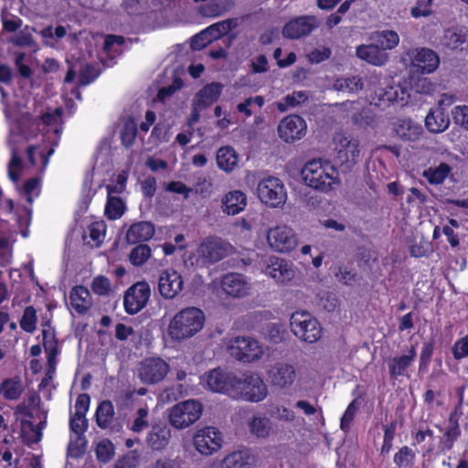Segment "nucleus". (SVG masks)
<instances>
[{"label": "nucleus", "mask_w": 468, "mask_h": 468, "mask_svg": "<svg viewBox=\"0 0 468 468\" xmlns=\"http://www.w3.org/2000/svg\"><path fill=\"white\" fill-rule=\"evenodd\" d=\"M301 174L308 186L322 192H328L338 184L335 168L329 162L321 159L307 162Z\"/></svg>", "instance_id": "obj_1"}, {"label": "nucleus", "mask_w": 468, "mask_h": 468, "mask_svg": "<svg viewBox=\"0 0 468 468\" xmlns=\"http://www.w3.org/2000/svg\"><path fill=\"white\" fill-rule=\"evenodd\" d=\"M203 312L196 307H188L180 311L171 320L168 332L176 340L193 336L200 331L204 324Z\"/></svg>", "instance_id": "obj_2"}, {"label": "nucleus", "mask_w": 468, "mask_h": 468, "mask_svg": "<svg viewBox=\"0 0 468 468\" xmlns=\"http://www.w3.org/2000/svg\"><path fill=\"white\" fill-rule=\"evenodd\" d=\"M290 326L292 334L305 343H315L323 335L318 320L305 311L294 312L290 318Z\"/></svg>", "instance_id": "obj_3"}, {"label": "nucleus", "mask_w": 468, "mask_h": 468, "mask_svg": "<svg viewBox=\"0 0 468 468\" xmlns=\"http://www.w3.org/2000/svg\"><path fill=\"white\" fill-rule=\"evenodd\" d=\"M202 405L195 399L177 403L169 410V423L176 429L182 430L196 422L201 416Z\"/></svg>", "instance_id": "obj_4"}, {"label": "nucleus", "mask_w": 468, "mask_h": 468, "mask_svg": "<svg viewBox=\"0 0 468 468\" xmlns=\"http://www.w3.org/2000/svg\"><path fill=\"white\" fill-rule=\"evenodd\" d=\"M230 355L239 361L251 363L263 356V347L260 342L250 336H238L230 341Z\"/></svg>", "instance_id": "obj_5"}, {"label": "nucleus", "mask_w": 468, "mask_h": 468, "mask_svg": "<svg viewBox=\"0 0 468 468\" xmlns=\"http://www.w3.org/2000/svg\"><path fill=\"white\" fill-rule=\"evenodd\" d=\"M236 397L239 396L241 399L251 401L259 402L263 400L267 394V386L258 374H246L243 379L236 380L235 386Z\"/></svg>", "instance_id": "obj_6"}, {"label": "nucleus", "mask_w": 468, "mask_h": 468, "mask_svg": "<svg viewBox=\"0 0 468 468\" xmlns=\"http://www.w3.org/2000/svg\"><path fill=\"white\" fill-rule=\"evenodd\" d=\"M335 158L341 164L350 168L359 160L360 144L357 139H355L346 133H338L333 139Z\"/></svg>", "instance_id": "obj_7"}, {"label": "nucleus", "mask_w": 468, "mask_h": 468, "mask_svg": "<svg viewBox=\"0 0 468 468\" xmlns=\"http://www.w3.org/2000/svg\"><path fill=\"white\" fill-rule=\"evenodd\" d=\"M234 252V247L220 238H207L198 247L197 253L205 264H214Z\"/></svg>", "instance_id": "obj_8"}, {"label": "nucleus", "mask_w": 468, "mask_h": 468, "mask_svg": "<svg viewBox=\"0 0 468 468\" xmlns=\"http://www.w3.org/2000/svg\"><path fill=\"white\" fill-rule=\"evenodd\" d=\"M257 193L261 201L271 207L282 206L287 199L284 186L276 177L270 176L261 180L258 184Z\"/></svg>", "instance_id": "obj_9"}, {"label": "nucleus", "mask_w": 468, "mask_h": 468, "mask_svg": "<svg viewBox=\"0 0 468 468\" xmlns=\"http://www.w3.org/2000/svg\"><path fill=\"white\" fill-rule=\"evenodd\" d=\"M169 365L160 357L144 359L137 367V374L144 384L154 385L161 382L167 375Z\"/></svg>", "instance_id": "obj_10"}, {"label": "nucleus", "mask_w": 468, "mask_h": 468, "mask_svg": "<svg viewBox=\"0 0 468 468\" xmlns=\"http://www.w3.org/2000/svg\"><path fill=\"white\" fill-rule=\"evenodd\" d=\"M267 241L273 250L282 253L290 252L298 245L295 232L285 225L270 229L267 233Z\"/></svg>", "instance_id": "obj_11"}, {"label": "nucleus", "mask_w": 468, "mask_h": 468, "mask_svg": "<svg viewBox=\"0 0 468 468\" xmlns=\"http://www.w3.org/2000/svg\"><path fill=\"white\" fill-rule=\"evenodd\" d=\"M151 289L147 282H139L131 286L123 297L125 311L134 314L141 311L148 303Z\"/></svg>", "instance_id": "obj_12"}, {"label": "nucleus", "mask_w": 468, "mask_h": 468, "mask_svg": "<svg viewBox=\"0 0 468 468\" xmlns=\"http://www.w3.org/2000/svg\"><path fill=\"white\" fill-rule=\"evenodd\" d=\"M407 55L410 59L411 66L421 73H431L440 64L437 53L427 48H412L408 51Z\"/></svg>", "instance_id": "obj_13"}, {"label": "nucleus", "mask_w": 468, "mask_h": 468, "mask_svg": "<svg viewBox=\"0 0 468 468\" xmlns=\"http://www.w3.org/2000/svg\"><path fill=\"white\" fill-rule=\"evenodd\" d=\"M183 288L184 280L178 271L173 269L161 271L158 278V292L163 298L175 299L183 291Z\"/></svg>", "instance_id": "obj_14"}, {"label": "nucleus", "mask_w": 468, "mask_h": 468, "mask_svg": "<svg viewBox=\"0 0 468 468\" xmlns=\"http://www.w3.org/2000/svg\"><path fill=\"white\" fill-rule=\"evenodd\" d=\"M305 121L299 115H289L283 118L279 126L280 137L286 143L302 139L306 133Z\"/></svg>", "instance_id": "obj_15"}, {"label": "nucleus", "mask_w": 468, "mask_h": 468, "mask_svg": "<svg viewBox=\"0 0 468 468\" xmlns=\"http://www.w3.org/2000/svg\"><path fill=\"white\" fill-rule=\"evenodd\" d=\"M319 25L320 21L314 16H299L284 26L282 35L291 39L300 38L309 35Z\"/></svg>", "instance_id": "obj_16"}, {"label": "nucleus", "mask_w": 468, "mask_h": 468, "mask_svg": "<svg viewBox=\"0 0 468 468\" xmlns=\"http://www.w3.org/2000/svg\"><path fill=\"white\" fill-rule=\"evenodd\" d=\"M237 378L220 369H213L207 376V385L214 392L228 393L236 397L235 386Z\"/></svg>", "instance_id": "obj_17"}, {"label": "nucleus", "mask_w": 468, "mask_h": 468, "mask_svg": "<svg viewBox=\"0 0 468 468\" xmlns=\"http://www.w3.org/2000/svg\"><path fill=\"white\" fill-rule=\"evenodd\" d=\"M220 433L212 427L198 431L194 436L196 449L204 455H210L221 446Z\"/></svg>", "instance_id": "obj_18"}, {"label": "nucleus", "mask_w": 468, "mask_h": 468, "mask_svg": "<svg viewBox=\"0 0 468 468\" xmlns=\"http://www.w3.org/2000/svg\"><path fill=\"white\" fill-rule=\"evenodd\" d=\"M221 287L228 295L237 298L249 295L251 289L246 277L239 273L226 274L222 279Z\"/></svg>", "instance_id": "obj_19"}, {"label": "nucleus", "mask_w": 468, "mask_h": 468, "mask_svg": "<svg viewBox=\"0 0 468 468\" xmlns=\"http://www.w3.org/2000/svg\"><path fill=\"white\" fill-rule=\"evenodd\" d=\"M272 385L284 388L290 387L295 380L294 367L287 363H276L269 372Z\"/></svg>", "instance_id": "obj_20"}, {"label": "nucleus", "mask_w": 468, "mask_h": 468, "mask_svg": "<svg viewBox=\"0 0 468 468\" xmlns=\"http://www.w3.org/2000/svg\"><path fill=\"white\" fill-rule=\"evenodd\" d=\"M441 44L452 50L468 48V27H453L444 30Z\"/></svg>", "instance_id": "obj_21"}, {"label": "nucleus", "mask_w": 468, "mask_h": 468, "mask_svg": "<svg viewBox=\"0 0 468 468\" xmlns=\"http://www.w3.org/2000/svg\"><path fill=\"white\" fill-rule=\"evenodd\" d=\"M356 54L360 59L375 66H382L388 59V53L376 44L360 45L356 48Z\"/></svg>", "instance_id": "obj_22"}, {"label": "nucleus", "mask_w": 468, "mask_h": 468, "mask_svg": "<svg viewBox=\"0 0 468 468\" xmlns=\"http://www.w3.org/2000/svg\"><path fill=\"white\" fill-rule=\"evenodd\" d=\"M416 347L411 346L406 355L394 356L388 363V370L391 378H397L406 376L407 370L416 358Z\"/></svg>", "instance_id": "obj_23"}, {"label": "nucleus", "mask_w": 468, "mask_h": 468, "mask_svg": "<svg viewBox=\"0 0 468 468\" xmlns=\"http://www.w3.org/2000/svg\"><path fill=\"white\" fill-rule=\"evenodd\" d=\"M223 86L219 82H212L203 87L193 99V102L199 108L206 109L219 98Z\"/></svg>", "instance_id": "obj_24"}, {"label": "nucleus", "mask_w": 468, "mask_h": 468, "mask_svg": "<svg viewBox=\"0 0 468 468\" xmlns=\"http://www.w3.org/2000/svg\"><path fill=\"white\" fill-rule=\"evenodd\" d=\"M154 234V227L148 221H140L133 223L126 233V240L130 244L150 239Z\"/></svg>", "instance_id": "obj_25"}, {"label": "nucleus", "mask_w": 468, "mask_h": 468, "mask_svg": "<svg viewBox=\"0 0 468 468\" xmlns=\"http://www.w3.org/2000/svg\"><path fill=\"white\" fill-rule=\"evenodd\" d=\"M170 437V429L165 424H155L148 432L146 441L153 450L160 451L169 443Z\"/></svg>", "instance_id": "obj_26"}, {"label": "nucleus", "mask_w": 468, "mask_h": 468, "mask_svg": "<svg viewBox=\"0 0 468 468\" xmlns=\"http://www.w3.org/2000/svg\"><path fill=\"white\" fill-rule=\"evenodd\" d=\"M448 421L449 425L441 439V448L442 451H451L454 442L461 435L457 409L451 412Z\"/></svg>", "instance_id": "obj_27"}, {"label": "nucleus", "mask_w": 468, "mask_h": 468, "mask_svg": "<svg viewBox=\"0 0 468 468\" xmlns=\"http://www.w3.org/2000/svg\"><path fill=\"white\" fill-rule=\"evenodd\" d=\"M250 433L257 438L265 439L270 436L272 431V423L264 415H253L247 421Z\"/></svg>", "instance_id": "obj_28"}, {"label": "nucleus", "mask_w": 468, "mask_h": 468, "mask_svg": "<svg viewBox=\"0 0 468 468\" xmlns=\"http://www.w3.org/2000/svg\"><path fill=\"white\" fill-rule=\"evenodd\" d=\"M72 308L79 314L86 313L91 306L90 291L84 286H76L69 295Z\"/></svg>", "instance_id": "obj_29"}, {"label": "nucleus", "mask_w": 468, "mask_h": 468, "mask_svg": "<svg viewBox=\"0 0 468 468\" xmlns=\"http://www.w3.org/2000/svg\"><path fill=\"white\" fill-rule=\"evenodd\" d=\"M394 131L405 141H415L421 134L422 128L410 120H399L394 123Z\"/></svg>", "instance_id": "obj_30"}, {"label": "nucleus", "mask_w": 468, "mask_h": 468, "mask_svg": "<svg viewBox=\"0 0 468 468\" xmlns=\"http://www.w3.org/2000/svg\"><path fill=\"white\" fill-rule=\"evenodd\" d=\"M266 274L278 282H286L292 279L293 271L288 267L283 260L276 259L266 268Z\"/></svg>", "instance_id": "obj_31"}, {"label": "nucleus", "mask_w": 468, "mask_h": 468, "mask_svg": "<svg viewBox=\"0 0 468 468\" xmlns=\"http://www.w3.org/2000/svg\"><path fill=\"white\" fill-rule=\"evenodd\" d=\"M217 165L225 171L231 172L238 165L239 157L236 151L230 146L220 147L217 152Z\"/></svg>", "instance_id": "obj_32"}, {"label": "nucleus", "mask_w": 468, "mask_h": 468, "mask_svg": "<svg viewBox=\"0 0 468 468\" xmlns=\"http://www.w3.org/2000/svg\"><path fill=\"white\" fill-rule=\"evenodd\" d=\"M450 123L449 117L441 109L431 110L425 118V125L431 133L445 131Z\"/></svg>", "instance_id": "obj_33"}, {"label": "nucleus", "mask_w": 468, "mask_h": 468, "mask_svg": "<svg viewBox=\"0 0 468 468\" xmlns=\"http://www.w3.org/2000/svg\"><path fill=\"white\" fill-rule=\"evenodd\" d=\"M246 196L240 191H232L226 195L223 200L224 212L236 215L246 207Z\"/></svg>", "instance_id": "obj_34"}, {"label": "nucleus", "mask_w": 468, "mask_h": 468, "mask_svg": "<svg viewBox=\"0 0 468 468\" xmlns=\"http://www.w3.org/2000/svg\"><path fill=\"white\" fill-rule=\"evenodd\" d=\"M23 392L19 378L5 379L0 385V394L8 400L17 399Z\"/></svg>", "instance_id": "obj_35"}, {"label": "nucleus", "mask_w": 468, "mask_h": 468, "mask_svg": "<svg viewBox=\"0 0 468 468\" xmlns=\"http://www.w3.org/2000/svg\"><path fill=\"white\" fill-rule=\"evenodd\" d=\"M249 460L247 451L234 452L222 460L221 468H250Z\"/></svg>", "instance_id": "obj_36"}, {"label": "nucleus", "mask_w": 468, "mask_h": 468, "mask_svg": "<svg viewBox=\"0 0 468 468\" xmlns=\"http://www.w3.org/2000/svg\"><path fill=\"white\" fill-rule=\"evenodd\" d=\"M105 235V226L102 222H93L88 227L83 235L84 241L91 247H99Z\"/></svg>", "instance_id": "obj_37"}, {"label": "nucleus", "mask_w": 468, "mask_h": 468, "mask_svg": "<svg viewBox=\"0 0 468 468\" xmlns=\"http://www.w3.org/2000/svg\"><path fill=\"white\" fill-rule=\"evenodd\" d=\"M237 26L238 20L235 18H230L215 23L210 27H207L205 30L207 31V33L213 41L226 35L227 33L234 29Z\"/></svg>", "instance_id": "obj_38"}, {"label": "nucleus", "mask_w": 468, "mask_h": 468, "mask_svg": "<svg viewBox=\"0 0 468 468\" xmlns=\"http://www.w3.org/2000/svg\"><path fill=\"white\" fill-rule=\"evenodd\" d=\"M114 415L113 405L110 400H103L96 411V422L101 429H106L112 421Z\"/></svg>", "instance_id": "obj_39"}, {"label": "nucleus", "mask_w": 468, "mask_h": 468, "mask_svg": "<svg viewBox=\"0 0 468 468\" xmlns=\"http://www.w3.org/2000/svg\"><path fill=\"white\" fill-rule=\"evenodd\" d=\"M452 168L446 163H441L438 166L425 170L423 176L433 185L441 184L451 173Z\"/></svg>", "instance_id": "obj_40"}, {"label": "nucleus", "mask_w": 468, "mask_h": 468, "mask_svg": "<svg viewBox=\"0 0 468 468\" xmlns=\"http://www.w3.org/2000/svg\"><path fill=\"white\" fill-rule=\"evenodd\" d=\"M334 89L337 91L355 93L363 89V82L360 78L356 76L339 78L335 80Z\"/></svg>", "instance_id": "obj_41"}, {"label": "nucleus", "mask_w": 468, "mask_h": 468, "mask_svg": "<svg viewBox=\"0 0 468 468\" xmlns=\"http://www.w3.org/2000/svg\"><path fill=\"white\" fill-rule=\"evenodd\" d=\"M125 204L122 198L110 196L105 206V215L109 219L120 218L125 211Z\"/></svg>", "instance_id": "obj_42"}, {"label": "nucleus", "mask_w": 468, "mask_h": 468, "mask_svg": "<svg viewBox=\"0 0 468 468\" xmlns=\"http://www.w3.org/2000/svg\"><path fill=\"white\" fill-rule=\"evenodd\" d=\"M21 436L27 444L37 443L42 432L29 420H21Z\"/></svg>", "instance_id": "obj_43"}, {"label": "nucleus", "mask_w": 468, "mask_h": 468, "mask_svg": "<svg viewBox=\"0 0 468 468\" xmlns=\"http://www.w3.org/2000/svg\"><path fill=\"white\" fill-rule=\"evenodd\" d=\"M95 453L99 462L107 463L114 457L115 449L109 439H102L96 443Z\"/></svg>", "instance_id": "obj_44"}, {"label": "nucleus", "mask_w": 468, "mask_h": 468, "mask_svg": "<svg viewBox=\"0 0 468 468\" xmlns=\"http://www.w3.org/2000/svg\"><path fill=\"white\" fill-rule=\"evenodd\" d=\"M151 256V249L146 244H141L133 248L130 253L129 259L133 265H143Z\"/></svg>", "instance_id": "obj_45"}, {"label": "nucleus", "mask_w": 468, "mask_h": 468, "mask_svg": "<svg viewBox=\"0 0 468 468\" xmlns=\"http://www.w3.org/2000/svg\"><path fill=\"white\" fill-rule=\"evenodd\" d=\"M37 321L36 309L33 306H27L24 310V314L20 320V327L27 333H33L36 330Z\"/></svg>", "instance_id": "obj_46"}, {"label": "nucleus", "mask_w": 468, "mask_h": 468, "mask_svg": "<svg viewBox=\"0 0 468 468\" xmlns=\"http://www.w3.org/2000/svg\"><path fill=\"white\" fill-rule=\"evenodd\" d=\"M308 96L305 91H293L292 94H288L284 97V103L279 102L278 109L281 112H285L288 107H294L307 100Z\"/></svg>", "instance_id": "obj_47"}, {"label": "nucleus", "mask_w": 468, "mask_h": 468, "mask_svg": "<svg viewBox=\"0 0 468 468\" xmlns=\"http://www.w3.org/2000/svg\"><path fill=\"white\" fill-rule=\"evenodd\" d=\"M87 448V440L84 434H76V439L71 441L68 446V454L73 458L82 456Z\"/></svg>", "instance_id": "obj_48"}, {"label": "nucleus", "mask_w": 468, "mask_h": 468, "mask_svg": "<svg viewBox=\"0 0 468 468\" xmlns=\"http://www.w3.org/2000/svg\"><path fill=\"white\" fill-rule=\"evenodd\" d=\"M378 36L382 39L378 40L382 46L381 48L386 51L387 49H393L399 45V37L396 31L393 30H383L380 33H378Z\"/></svg>", "instance_id": "obj_49"}, {"label": "nucleus", "mask_w": 468, "mask_h": 468, "mask_svg": "<svg viewBox=\"0 0 468 468\" xmlns=\"http://www.w3.org/2000/svg\"><path fill=\"white\" fill-rule=\"evenodd\" d=\"M28 28L27 26L24 30H21L16 37L10 38V42L17 47H29L33 48L34 50L38 49V46L34 40L33 36L27 32L26 30Z\"/></svg>", "instance_id": "obj_50"}, {"label": "nucleus", "mask_w": 468, "mask_h": 468, "mask_svg": "<svg viewBox=\"0 0 468 468\" xmlns=\"http://www.w3.org/2000/svg\"><path fill=\"white\" fill-rule=\"evenodd\" d=\"M137 133L136 123L133 121H127L121 130V139L125 146L133 144Z\"/></svg>", "instance_id": "obj_51"}, {"label": "nucleus", "mask_w": 468, "mask_h": 468, "mask_svg": "<svg viewBox=\"0 0 468 468\" xmlns=\"http://www.w3.org/2000/svg\"><path fill=\"white\" fill-rule=\"evenodd\" d=\"M415 458V452L409 448L404 446L394 456V463L399 467L410 466Z\"/></svg>", "instance_id": "obj_52"}, {"label": "nucleus", "mask_w": 468, "mask_h": 468, "mask_svg": "<svg viewBox=\"0 0 468 468\" xmlns=\"http://www.w3.org/2000/svg\"><path fill=\"white\" fill-rule=\"evenodd\" d=\"M91 290L98 295H108L111 292V282L105 276H97L91 282Z\"/></svg>", "instance_id": "obj_53"}, {"label": "nucleus", "mask_w": 468, "mask_h": 468, "mask_svg": "<svg viewBox=\"0 0 468 468\" xmlns=\"http://www.w3.org/2000/svg\"><path fill=\"white\" fill-rule=\"evenodd\" d=\"M148 410L146 408H140L136 411V416L133 420L131 430L133 432H141L149 426L148 422Z\"/></svg>", "instance_id": "obj_54"}, {"label": "nucleus", "mask_w": 468, "mask_h": 468, "mask_svg": "<svg viewBox=\"0 0 468 468\" xmlns=\"http://www.w3.org/2000/svg\"><path fill=\"white\" fill-rule=\"evenodd\" d=\"M69 426L75 434H84L88 428V420L85 415L74 413L70 417Z\"/></svg>", "instance_id": "obj_55"}, {"label": "nucleus", "mask_w": 468, "mask_h": 468, "mask_svg": "<svg viewBox=\"0 0 468 468\" xmlns=\"http://www.w3.org/2000/svg\"><path fill=\"white\" fill-rule=\"evenodd\" d=\"M452 352L456 360L468 356V335L454 343Z\"/></svg>", "instance_id": "obj_56"}, {"label": "nucleus", "mask_w": 468, "mask_h": 468, "mask_svg": "<svg viewBox=\"0 0 468 468\" xmlns=\"http://www.w3.org/2000/svg\"><path fill=\"white\" fill-rule=\"evenodd\" d=\"M225 12L226 8L217 0H213L201 7V13L205 16H218Z\"/></svg>", "instance_id": "obj_57"}, {"label": "nucleus", "mask_w": 468, "mask_h": 468, "mask_svg": "<svg viewBox=\"0 0 468 468\" xmlns=\"http://www.w3.org/2000/svg\"><path fill=\"white\" fill-rule=\"evenodd\" d=\"M31 220V209L24 207L18 211L17 215V222L21 228V234L23 237H27L28 230L27 227L30 224Z\"/></svg>", "instance_id": "obj_58"}, {"label": "nucleus", "mask_w": 468, "mask_h": 468, "mask_svg": "<svg viewBox=\"0 0 468 468\" xmlns=\"http://www.w3.org/2000/svg\"><path fill=\"white\" fill-rule=\"evenodd\" d=\"M98 76L96 68L92 65H86L80 72L79 83L85 86L93 81Z\"/></svg>", "instance_id": "obj_59"}, {"label": "nucleus", "mask_w": 468, "mask_h": 468, "mask_svg": "<svg viewBox=\"0 0 468 468\" xmlns=\"http://www.w3.org/2000/svg\"><path fill=\"white\" fill-rule=\"evenodd\" d=\"M183 87V80L180 78H175L172 84L166 87H163L158 91V99L160 101H165V99L171 97L176 90H180Z\"/></svg>", "instance_id": "obj_60"}, {"label": "nucleus", "mask_w": 468, "mask_h": 468, "mask_svg": "<svg viewBox=\"0 0 468 468\" xmlns=\"http://www.w3.org/2000/svg\"><path fill=\"white\" fill-rule=\"evenodd\" d=\"M319 305L327 312H333L338 306V299L334 293L326 292L320 296Z\"/></svg>", "instance_id": "obj_61"}, {"label": "nucleus", "mask_w": 468, "mask_h": 468, "mask_svg": "<svg viewBox=\"0 0 468 468\" xmlns=\"http://www.w3.org/2000/svg\"><path fill=\"white\" fill-rule=\"evenodd\" d=\"M357 410L356 401H352L347 409L346 410L343 417L341 418L340 428L342 431H346L349 429V426L354 419V416Z\"/></svg>", "instance_id": "obj_62"}, {"label": "nucleus", "mask_w": 468, "mask_h": 468, "mask_svg": "<svg viewBox=\"0 0 468 468\" xmlns=\"http://www.w3.org/2000/svg\"><path fill=\"white\" fill-rule=\"evenodd\" d=\"M433 349L434 345L432 341L425 342L423 344L420 356V370H424L427 368L428 364L431 358Z\"/></svg>", "instance_id": "obj_63"}, {"label": "nucleus", "mask_w": 468, "mask_h": 468, "mask_svg": "<svg viewBox=\"0 0 468 468\" xmlns=\"http://www.w3.org/2000/svg\"><path fill=\"white\" fill-rule=\"evenodd\" d=\"M212 42L211 37L204 29L200 33L195 35L191 40V48L193 50H200Z\"/></svg>", "instance_id": "obj_64"}]
</instances>
